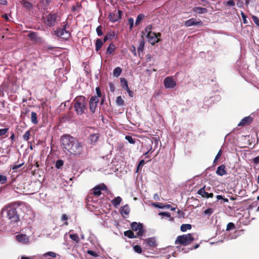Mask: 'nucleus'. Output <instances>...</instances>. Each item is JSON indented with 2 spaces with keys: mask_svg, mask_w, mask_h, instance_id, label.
I'll use <instances>...</instances> for the list:
<instances>
[{
  "mask_svg": "<svg viewBox=\"0 0 259 259\" xmlns=\"http://www.w3.org/2000/svg\"><path fill=\"white\" fill-rule=\"evenodd\" d=\"M60 143L64 151L66 153L79 155L82 152V143L69 134L63 135L60 138Z\"/></svg>",
  "mask_w": 259,
  "mask_h": 259,
  "instance_id": "1",
  "label": "nucleus"
},
{
  "mask_svg": "<svg viewBox=\"0 0 259 259\" xmlns=\"http://www.w3.org/2000/svg\"><path fill=\"white\" fill-rule=\"evenodd\" d=\"M5 212H6L7 218L11 222H17L19 221V217L17 211V206L15 204L5 206L2 210L1 215L3 217Z\"/></svg>",
  "mask_w": 259,
  "mask_h": 259,
  "instance_id": "2",
  "label": "nucleus"
},
{
  "mask_svg": "<svg viewBox=\"0 0 259 259\" xmlns=\"http://www.w3.org/2000/svg\"><path fill=\"white\" fill-rule=\"evenodd\" d=\"M74 108L77 115H81L87 110V100L83 96L76 97L73 100Z\"/></svg>",
  "mask_w": 259,
  "mask_h": 259,
  "instance_id": "3",
  "label": "nucleus"
},
{
  "mask_svg": "<svg viewBox=\"0 0 259 259\" xmlns=\"http://www.w3.org/2000/svg\"><path fill=\"white\" fill-rule=\"evenodd\" d=\"M194 240L193 234L188 233L187 234L180 235L177 237L175 244H180L183 246H187L190 244Z\"/></svg>",
  "mask_w": 259,
  "mask_h": 259,
  "instance_id": "4",
  "label": "nucleus"
},
{
  "mask_svg": "<svg viewBox=\"0 0 259 259\" xmlns=\"http://www.w3.org/2000/svg\"><path fill=\"white\" fill-rule=\"evenodd\" d=\"M67 24L63 25L62 28H58L55 31V35L63 39L67 40L70 36L71 34L69 31L66 30Z\"/></svg>",
  "mask_w": 259,
  "mask_h": 259,
  "instance_id": "5",
  "label": "nucleus"
},
{
  "mask_svg": "<svg viewBox=\"0 0 259 259\" xmlns=\"http://www.w3.org/2000/svg\"><path fill=\"white\" fill-rule=\"evenodd\" d=\"M99 99L96 96H92L89 101V109L91 114L95 113Z\"/></svg>",
  "mask_w": 259,
  "mask_h": 259,
  "instance_id": "6",
  "label": "nucleus"
},
{
  "mask_svg": "<svg viewBox=\"0 0 259 259\" xmlns=\"http://www.w3.org/2000/svg\"><path fill=\"white\" fill-rule=\"evenodd\" d=\"M131 227L133 231H138L136 234L137 235V236L140 237L143 236L144 230L143 229V225L142 224L133 222L131 224Z\"/></svg>",
  "mask_w": 259,
  "mask_h": 259,
  "instance_id": "7",
  "label": "nucleus"
},
{
  "mask_svg": "<svg viewBox=\"0 0 259 259\" xmlns=\"http://www.w3.org/2000/svg\"><path fill=\"white\" fill-rule=\"evenodd\" d=\"M107 186L103 183L98 185L93 188L92 190V192L90 193L91 195H94L96 196H99L101 194V190H107Z\"/></svg>",
  "mask_w": 259,
  "mask_h": 259,
  "instance_id": "8",
  "label": "nucleus"
},
{
  "mask_svg": "<svg viewBox=\"0 0 259 259\" xmlns=\"http://www.w3.org/2000/svg\"><path fill=\"white\" fill-rule=\"evenodd\" d=\"M163 84L166 89H173L177 85L176 81L172 76H168L165 78L163 80Z\"/></svg>",
  "mask_w": 259,
  "mask_h": 259,
  "instance_id": "9",
  "label": "nucleus"
},
{
  "mask_svg": "<svg viewBox=\"0 0 259 259\" xmlns=\"http://www.w3.org/2000/svg\"><path fill=\"white\" fill-rule=\"evenodd\" d=\"M57 19V15L55 14H50L47 16L45 18V22L49 26H54L55 24Z\"/></svg>",
  "mask_w": 259,
  "mask_h": 259,
  "instance_id": "10",
  "label": "nucleus"
},
{
  "mask_svg": "<svg viewBox=\"0 0 259 259\" xmlns=\"http://www.w3.org/2000/svg\"><path fill=\"white\" fill-rule=\"evenodd\" d=\"M122 11L120 10L118 11L117 14L111 13L109 15V19L112 22H115L121 19Z\"/></svg>",
  "mask_w": 259,
  "mask_h": 259,
  "instance_id": "11",
  "label": "nucleus"
},
{
  "mask_svg": "<svg viewBox=\"0 0 259 259\" xmlns=\"http://www.w3.org/2000/svg\"><path fill=\"white\" fill-rule=\"evenodd\" d=\"M184 25L186 27H190L193 25L202 26V22L201 21H198L195 18H192L186 21Z\"/></svg>",
  "mask_w": 259,
  "mask_h": 259,
  "instance_id": "12",
  "label": "nucleus"
},
{
  "mask_svg": "<svg viewBox=\"0 0 259 259\" xmlns=\"http://www.w3.org/2000/svg\"><path fill=\"white\" fill-rule=\"evenodd\" d=\"M197 194L201 195L202 197L204 198H212L213 196V194L212 192H208L207 191H205V187H203L200 188L197 192Z\"/></svg>",
  "mask_w": 259,
  "mask_h": 259,
  "instance_id": "13",
  "label": "nucleus"
},
{
  "mask_svg": "<svg viewBox=\"0 0 259 259\" xmlns=\"http://www.w3.org/2000/svg\"><path fill=\"white\" fill-rule=\"evenodd\" d=\"M120 82L122 85V87L127 91L130 97H133V93L132 91L130 90L126 79L124 78H120Z\"/></svg>",
  "mask_w": 259,
  "mask_h": 259,
  "instance_id": "14",
  "label": "nucleus"
},
{
  "mask_svg": "<svg viewBox=\"0 0 259 259\" xmlns=\"http://www.w3.org/2000/svg\"><path fill=\"white\" fill-rule=\"evenodd\" d=\"M147 37L148 38V42L152 45H154L160 41V38L156 37L155 32H153L150 36L147 35Z\"/></svg>",
  "mask_w": 259,
  "mask_h": 259,
  "instance_id": "15",
  "label": "nucleus"
},
{
  "mask_svg": "<svg viewBox=\"0 0 259 259\" xmlns=\"http://www.w3.org/2000/svg\"><path fill=\"white\" fill-rule=\"evenodd\" d=\"M16 240L22 243H27L29 241L28 236L25 234H19L16 236Z\"/></svg>",
  "mask_w": 259,
  "mask_h": 259,
  "instance_id": "16",
  "label": "nucleus"
},
{
  "mask_svg": "<svg viewBox=\"0 0 259 259\" xmlns=\"http://www.w3.org/2000/svg\"><path fill=\"white\" fill-rule=\"evenodd\" d=\"M252 118L250 116L245 117L241 120L238 125L243 126L246 125H249L252 122Z\"/></svg>",
  "mask_w": 259,
  "mask_h": 259,
  "instance_id": "17",
  "label": "nucleus"
},
{
  "mask_svg": "<svg viewBox=\"0 0 259 259\" xmlns=\"http://www.w3.org/2000/svg\"><path fill=\"white\" fill-rule=\"evenodd\" d=\"M216 174L220 176H223L227 175V172L226 169V166L224 164H222L221 165L218 167Z\"/></svg>",
  "mask_w": 259,
  "mask_h": 259,
  "instance_id": "18",
  "label": "nucleus"
},
{
  "mask_svg": "<svg viewBox=\"0 0 259 259\" xmlns=\"http://www.w3.org/2000/svg\"><path fill=\"white\" fill-rule=\"evenodd\" d=\"M130 211V209L128 205H125L121 208V213L123 217L125 218V215H127Z\"/></svg>",
  "mask_w": 259,
  "mask_h": 259,
  "instance_id": "19",
  "label": "nucleus"
},
{
  "mask_svg": "<svg viewBox=\"0 0 259 259\" xmlns=\"http://www.w3.org/2000/svg\"><path fill=\"white\" fill-rule=\"evenodd\" d=\"M71 116L69 113L65 114L60 116V121L62 123L69 121L71 120Z\"/></svg>",
  "mask_w": 259,
  "mask_h": 259,
  "instance_id": "20",
  "label": "nucleus"
},
{
  "mask_svg": "<svg viewBox=\"0 0 259 259\" xmlns=\"http://www.w3.org/2000/svg\"><path fill=\"white\" fill-rule=\"evenodd\" d=\"M193 11L197 14H204L207 12V9L205 8H201L199 7H196L193 8Z\"/></svg>",
  "mask_w": 259,
  "mask_h": 259,
  "instance_id": "21",
  "label": "nucleus"
},
{
  "mask_svg": "<svg viewBox=\"0 0 259 259\" xmlns=\"http://www.w3.org/2000/svg\"><path fill=\"white\" fill-rule=\"evenodd\" d=\"M100 138L99 134H94L90 135L89 139L91 141V143L94 144L96 143Z\"/></svg>",
  "mask_w": 259,
  "mask_h": 259,
  "instance_id": "22",
  "label": "nucleus"
},
{
  "mask_svg": "<svg viewBox=\"0 0 259 259\" xmlns=\"http://www.w3.org/2000/svg\"><path fill=\"white\" fill-rule=\"evenodd\" d=\"M124 235L125 236L127 237L128 238H130V239L136 238L138 237L137 235H135L133 231L131 230H128L124 231Z\"/></svg>",
  "mask_w": 259,
  "mask_h": 259,
  "instance_id": "23",
  "label": "nucleus"
},
{
  "mask_svg": "<svg viewBox=\"0 0 259 259\" xmlns=\"http://www.w3.org/2000/svg\"><path fill=\"white\" fill-rule=\"evenodd\" d=\"M30 120L31 122L33 124H37L38 123V120H37V115L36 113L35 112H31V116H30Z\"/></svg>",
  "mask_w": 259,
  "mask_h": 259,
  "instance_id": "24",
  "label": "nucleus"
},
{
  "mask_svg": "<svg viewBox=\"0 0 259 259\" xmlns=\"http://www.w3.org/2000/svg\"><path fill=\"white\" fill-rule=\"evenodd\" d=\"M121 201H122L121 198L119 196H117V197H115V198H114L112 200L111 202L114 207H117L118 205L120 204Z\"/></svg>",
  "mask_w": 259,
  "mask_h": 259,
  "instance_id": "25",
  "label": "nucleus"
},
{
  "mask_svg": "<svg viewBox=\"0 0 259 259\" xmlns=\"http://www.w3.org/2000/svg\"><path fill=\"white\" fill-rule=\"evenodd\" d=\"M21 4L25 8L28 10H30L33 7V5L31 3L26 0H22L21 2Z\"/></svg>",
  "mask_w": 259,
  "mask_h": 259,
  "instance_id": "26",
  "label": "nucleus"
},
{
  "mask_svg": "<svg viewBox=\"0 0 259 259\" xmlns=\"http://www.w3.org/2000/svg\"><path fill=\"white\" fill-rule=\"evenodd\" d=\"M103 42L101 39L98 38L96 40V44H95V48H96L95 49H96V51H98L101 49V47L103 46Z\"/></svg>",
  "mask_w": 259,
  "mask_h": 259,
  "instance_id": "27",
  "label": "nucleus"
},
{
  "mask_svg": "<svg viewBox=\"0 0 259 259\" xmlns=\"http://www.w3.org/2000/svg\"><path fill=\"white\" fill-rule=\"evenodd\" d=\"M147 243L149 246L155 247L156 246V242L154 238H148L147 240Z\"/></svg>",
  "mask_w": 259,
  "mask_h": 259,
  "instance_id": "28",
  "label": "nucleus"
},
{
  "mask_svg": "<svg viewBox=\"0 0 259 259\" xmlns=\"http://www.w3.org/2000/svg\"><path fill=\"white\" fill-rule=\"evenodd\" d=\"M115 49H116V47H115V45L114 44H113L112 43L110 44L109 45V46H108V47L107 48V49L106 51L107 54H112L114 52V50H115Z\"/></svg>",
  "mask_w": 259,
  "mask_h": 259,
  "instance_id": "29",
  "label": "nucleus"
},
{
  "mask_svg": "<svg viewBox=\"0 0 259 259\" xmlns=\"http://www.w3.org/2000/svg\"><path fill=\"white\" fill-rule=\"evenodd\" d=\"M192 226L190 224H183L181 225L180 229L182 232H186L188 230H190Z\"/></svg>",
  "mask_w": 259,
  "mask_h": 259,
  "instance_id": "30",
  "label": "nucleus"
},
{
  "mask_svg": "<svg viewBox=\"0 0 259 259\" xmlns=\"http://www.w3.org/2000/svg\"><path fill=\"white\" fill-rule=\"evenodd\" d=\"M122 69L120 67H116L113 70V75L115 77H118L121 73Z\"/></svg>",
  "mask_w": 259,
  "mask_h": 259,
  "instance_id": "31",
  "label": "nucleus"
},
{
  "mask_svg": "<svg viewBox=\"0 0 259 259\" xmlns=\"http://www.w3.org/2000/svg\"><path fill=\"white\" fill-rule=\"evenodd\" d=\"M223 4L226 7H233L235 5V3L233 0H226L223 2Z\"/></svg>",
  "mask_w": 259,
  "mask_h": 259,
  "instance_id": "32",
  "label": "nucleus"
},
{
  "mask_svg": "<svg viewBox=\"0 0 259 259\" xmlns=\"http://www.w3.org/2000/svg\"><path fill=\"white\" fill-rule=\"evenodd\" d=\"M144 41L142 40L141 41L140 44L138 48V53L139 55L140 56L141 53H143L144 47Z\"/></svg>",
  "mask_w": 259,
  "mask_h": 259,
  "instance_id": "33",
  "label": "nucleus"
},
{
  "mask_svg": "<svg viewBox=\"0 0 259 259\" xmlns=\"http://www.w3.org/2000/svg\"><path fill=\"white\" fill-rule=\"evenodd\" d=\"M124 101L122 99V97L119 96L116 98V103L118 106H123L124 105Z\"/></svg>",
  "mask_w": 259,
  "mask_h": 259,
  "instance_id": "34",
  "label": "nucleus"
},
{
  "mask_svg": "<svg viewBox=\"0 0 259 259\" xmlns=\"http://www.w3.org/2000/svg\"><path fill=\"white\" fill-rule=\"evenodd\" d=\"M70 238L73 240V241H75L76 243H78L79 242V238L77 234H70L69 235Z\"/></svg>",
  "mask_w": 259,
  "mask_h": 259,
  "instance_id": "35",
  "label": "nucleus"
},
{
  "mask_svg": "<svg viewBox=\"0 0 259 259\" xmlns=\"http://www.w3.org/2000/svg\"><path fill=\"white\" fill-rule=\"evenodd\" d=\"M144 17H145V15L144 14H139L138 15L136 20V22H135L136 25H139V24L140 23L141 21L142 20H143Z\"/></svg>",
  "mask_w": 259,
  "mask_h": 259,
  "instance_id": "36",
  "label": "nucleus"
},
{
  "mask_svg": "<svg viewBox=\"0 0 259 259\" xmlns=\"http://www.w3.org/2000/svg\"><path fill=\"white\" fill-rule=\"evenodd\" d=\"M27 36L30 38L31 41H33L35 38L37 36V32L31 31L28 34Z\"/></svg>",
  "mask_w": 259,
  "mask_h": 259,
  "instance_id": "37",
  "label": "nucleus"
},
{
  "mask_svg": "<svg viewBox=\"0 0 259 259\" xmlns=\"http://www.w3.org/2000/svg\"><path fill=\"white\" fill-rule=\"evenodd\" d=\"M158 215L161 216H165L168 218H170V221H172L174 220V218L171 217L170 213L168 212H161L158 213Z\"/></svg>",
  "mask_w": 259,
  "mask_h": 259,
  "instance_id": "38",
  "label": "nucleus"
},
{
  "mask_svg": "<svg viewBox=\"0 0 259 259\" xmlns=\"http://www.w3.org/2000/svg\"><path fill=\"white\" fill-rule=\"evenodd\" d=\"M63 164H64L63 160H62L61 159H59V160H57V161L56 162L55 167L59 169L63 165Z\"/></svg>",
  "mask_w": 259,
  "mask_h": 259,
  "instance_id": "39",
  "label": "nucleus"
},
{
  "mask_svg": "<svg viewBox=\"0 0 259 259\" xmlns=\"http://www.w3.org/2000/svg\"><path fill=\"white\" fill-rule=\"evenodd\" d=\"M152 29V26L151 25H149L146 26V27L145 29V32L147 33V34L148 36H150V34H151L153 32L151 31V30Z\"/></svg>",
  "mask_w": 259,
  "mask_h": 259,
  "instance_id": "40",
  "label": "nucleus"
},
{
  "mask_svg": "<svg viewBox=\"0 0 259 259\" xmlns=\"http://www.w3.org/2000/svg\"><path fill=\"white\" fill-rule=\"evenodd\" d=\"M103 27L101 25L98 26L96 28L97 33L98 36H100L103 34Z\"/></svg>",
  "mask_w": 259,
  "mask_h": 259,
  "instance_id": "41",
  "label": "nucleus"
},
{
  "mask_svg": "<svg viewBox=\"0 0 259 259\" xmlns=\"http://www.w3.org/2000/svg\"><path fill=\"white\" fill-rule=\"evenodd\" d=\"M30 130L29 131H28L27 132H26L25 133V134L23 135V139L24 141H28V140L29 139V138H30Z\"/></svg>",
  "mask_w": 259,
  "mask_h": 259,
  "instance_id": "42",
  "label": "nucleus"
},
{
  "mask_svg": "<svg viewBox=\"0 0 259 259\" xmlns=\"http://www.w3.org/2000/svg\"><path fill=\"white\" fill-rule=\"evenodd\" d=\"M7 182V178L5 175H0V184H5Z\"/></svg>",
  "mask_w": 259,
  "mask_h": 259,
  "instance_id": "43",
  "label": "nucleus"
},
{
  "mask_svg": "<svg viewBox=\"0 0 259 259\" xmlns=\"http://www.w3.org/2000/svg\"><path fill=\"white\" fill-rule=\"evenodd\" d=\"M213 212V209L211 208H208L205 210L203 212L205 215L210 216Z\"/></svg>",
  "mask_w": 259,
  "mask_h": 259,
  "instance_id": "44",
  "label": "nucleus"
},
{
  "mask_svg": "<svg viewBox=\"0 0 259 259\" xmlns=\"http://www.w3.org/2000/svg\"><path fill=\"white\" fill-rule=\"evenodd\" d=\"M235 228V226L233 223L230 222L229 223L227 226L226 230L229 231L231 230H233Z\"/></svg>",
  "mask_w": 259,
  "mask_h": 259,
  "instance_id": "45",
  "label": "nucleus"
},
{
  "mask_svg": "<svg viewBox=\"0 0 259 259\" xmlns=\"http://www.w3.org/2000/svg\"><path fill=\"white\" fill-rule=\"evenodd\" d=\"M115 35V32L114 31H110L106 35L109 40H112L114 37Z\"/></svg>",
  "mask_w": 259,
  "mask_h": 259,
  "instance_id": "46",
  "label": "nucleus"
},
{
  "mask_svg": "<svg viewBox=\"0 0 259 259\" xmlns=\"http://www.w3.org/2000/svg\"><path fill=\"white\" fill-rule=\"evenodd\" d=\"M34 42L38 44H41L44 42L43 39L39 36H37L33 41Z\"/></svg>",
  "mask_w": 259,
  "mask_h": 259,
  "instance_id": "47",
  "label": "nucleus"
},
{
  "mask_svg": "<svg viewBox=\"0 0 259 259\" xmlns=\"http://www.w3.org/2000/svg\"><path fill=\"white\" fill-rule=\"evenodd\" d=\"M134 249L135 252L138 253H141L142 252V249L141 246L138 245H136L134 246Z\"/></svg>",
  "mask_w": 259,
  "mask_h": 259,
  "instance_id": "48",
  "label": "nucleus"
},
{
  "mask_svg": "<svg viewBox=\"0 0 259 259\" xmlns=\"http://www.w3.org/2000/svg\"><path fill=\"white\" fill-rule=\"evenodd\" d=\"M128 22L130 24V30L131 31L133 30L134 27V19L132 18H128Z\"/></svg>",
  "mask_w": 259,
  "mask_h": 259,
  "instance_id": "49",
  "label": "nucleus"
},
{
  "mask_svg": "<svg viewBox=\"0 0 259 259\" xmlns=\"http://www.w3.org/2000/svg\"><path fill=\"white\" fill-rule=\"evenodd\" d=\"M125 139L131 144H135V140L131 136H126L125 137Z\"/></svg>",
  "mask_w": 259,
  "mask_h": 259,
  "instance_id": "50",
  "label": "nucleus"
},
{
  "mask_svg": "<svg viewBox=\"0 0 259 259\" xmlns=\"http://www.w3.org/2000/svg\"><path fill=\"white\" fill-rule=\"evenodd\" d=\"M8 127H5L4 128H0V136L5 135L9 131Z\"/></svg>",
  "mask_w": 259,
  "mask_h": 259,
  "instance_id": "51",
  "label": "nucleus"
},
{
  "mask_svg": "<svg viewBox=\"0 0 259 259\" xmlns=\"http://www.w3.org/2000/svg\"><path fill=\"white\" fill-rule=\"evenodd\" d=\"M153 205L155 207H158L159 208H164V204L162 203H153Z\"/></svg>",
  "mask_w": 259,
  "mask_h": 259,
  "instance_id": "52",
  "label": "nucleus"
},
{
  "mask_svg": "<svg viewBox=\"0 0 259 259\" xmlns=\"http://www.w3.org/2000/svg\"><path fill=\"white\" fill-rule=\"evenodd\" d=\"M45 256H50L52 257H56V253L54 252L50 251V252H48L46 253H45Z\"/></svg>",
  "mask_w": 259,
  "mask_h": 259,
  "instance_id": "53",
  "label": "nucleus"
},
{
  "mask_svg": "<svg viewBox=\"0 0 259 259\" xmlns=\"http://www.w3.org/2000/svg\"><path fill=\"white\" fill-rule=\"evenodd\" d=\"M87 252L88 254H89L93 256H94V257L98 256L97 253L93 250H88Z\"/></svg>",
  "mask_w": 259,
  "mask_h": 259,
  "instance_id": "54",
  "label": "nucleus"
},
{
  "mask_svg": "<svg viewBox=\"0 0 259 259\" xmlns=\"http://www.w3.org/2000/svg\"><path fill=\"white\" fill-rule=\"evenodd\" d=\"M241 16L242 17L243 23L244 24H247L248 23V22H247V21L246 20L247 16H246V15L243 12H242L241 13Z\"/></svg>",
  "mask_w": 259,
  "mask_h": 259,
  "instance_id": "55",
  "label": "nucleus"
},
{
  "mask_svg": "<svg viewBox=\"0 0 259 259\" xmlns=\"http://www.w3.org/2000/svg\"><path fill=\"white\" fill-rule=\"evenodd\" d=\"M244 2L242 0H237V6L239 8H242L243 7Z\"/></svg>",
  "mask_w": 259,
  "mask_h": 259,
  "instance_id": "56",
  "label": "nucleus"
},
{
  "mask_svg": "<svg viewBox=\"0 0 259 259\" xmlns=\"http://www.w3.org/2000/svg\"><path fill=\"white\" fill-rule=\"evenodd\" d=\"M96 93L97 95V97H98V98H99V97H101L102 96V94H101L100 88L99 87L96 88Z\"/></svg>",
  "mask_w": 259,
  "mask_h": 259,
  "instance_id": "57",
  "label": "nucleus"
},
{
  "mask_svg": "<svg viewBox=\"0 0 259 259\" xmlns=\"http://www.w3.org/2000/svg\"><path fill=\"white\" fill-rule=\"evenodd\" d=\"M23 164V163H21L19 164H14L12 166V169H17L18 168H20Z\"/></svg>",
  "mask_w": 259,
  "mask_h": 259,
  "instance_id": "58",
  "label": "nucleus"
},
{
  "mask_svg": "<svg viewBox=\"0 0 259 259\" xmlns=\"http://www.w3.org/2000/svg\"><path fill=\"white\" fill-rule=\"evenodd\" d=\"M131 51L133 53V55L135 56H137V52L136 51V48L134 46H132V48L131 49Z\"/></svg>",
  "mask_w": 259,
  "mask_h": 259,
  "instance_id": "59",
  "label": "nucleus"
},
{
  "mask_svg": "<svg viewBox=\"0 0 259 259\" xmlns=\"http://www.w3.org/2000/svg\"><path fill=\"white\" fill-rule=\"evenodd\" d=\"M15 134L14 133H12L11 134V135L10 137V139L11 140V144H13V143H14V141L15 140Z\"/></svg>",
  "mask_w": 259,
  "mask_h": 259,
  "instance_id": "60",
  "label": "nucleus"
},
{
  "mask_svg": "<svg viewBox=\"0 0 259 259\" xmlns=\"http://www.w3.org/2000/svg\"><path fill=\"white\" fill-rule=\"evenodd\" d=\"M61 221H66L68 219V217L67 216L66 214H63L62 217H61Z\"/></svg>",
  "mask_w": 259,
  "mask_h": 259,
  "instance_id": "61",
  "label": "nucleus"
},
{
  "mask_svg": "<svg viewBox=\"0 0 259 259\" xmlns=\"http://www.w3.org/2000/svg\"><path fill=\"white\" fill-rule=\"evenodd\" d=\"M110 90L111 92H114L115 91L114 85L112 83H110Z\"/></svg>",
  "mask_w": 259,
  "mask_h": 259,
  "instance_id": "62",
  "label": "nucleus"
},
{
  "mask_svg": "<svg viewBox=\"0 0 259 259\" xmlns=\"http://www.w3.org/2000/svg\"><path fill=\"white\" fill-rule=\"evenodd\" d=\"M221 154H222V150H220V151H219V152L218 153V154H217V155L215 157V159L218 160L220 158Z\"/></svg>",
  "mask_w": 259,
  "mask_h": 259,
  "instance_id": "63",
  "label": "nucleus"
},
{
  "mask_svg": "<svg viewBox=\"0 0 259 259\" xmlns=\"http://www.w3.org/2000/svg\"><path fill=\"white\" fill-rule=\"evenodd\" d=\"M253 162L256 164H259V156L253 159Z\"/></svg>",
  "mask_w": 259,
  "mask_h": 259,
  "instance_id": "64",
  "label": "nucleus"
}]
</instances>
